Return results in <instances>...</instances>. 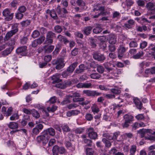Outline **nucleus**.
<instances>
[{"label": "nucleus", "mask_w": 155, "mask_h": 155, "mask_svg": "<svg viewBox=\"0 0 155 155\" xmlns=\"http://www.w3.org/2000/svg\"><path fill=\"white\" fill-rule=\"evenodd\" d=\"M61 75L60 74L57 73L51 77V79L53 80L52 83L55 84V86L57 88L63 89L64 88V85L61 82V80L60 79Z\"/></svg>", "instance_id": "f257e3e1"}, {"label": "nucleus", "mask_w": 155, "mask_h": 155, "mask_svg": "<svg viewBox=\"0 0 155 155\" xmlns=\"http://www.w3.org/2000/svg\"><path fill=\"white\" fill-rule=\"evenodd\" d=\"M64 61L62 58H58L53 60L52 64L53 65H56L55 68L57 70H60L63 68L65 65Z\"/></svg>", "instance_id": "f03ea898"}, {"label": "nucleus", "mask_w": 155, "mask_h": 155, "mask_svg": "<svg viewBox=\"0 0 155 155\" xmlns=\"http://www.w3.org/2000/svg\"><path fill=\"white\" fill-rule=\"evenodd\" d=\"M93 57L95 60L103 62L106 58L103 54L98 51H94L92 54Z\"/></svg>", "instance_id": "7ed1b4c3"}, {"label": "nucleus", "mask_w": 155, "mask_h": 155, "mask_svg": "<svg viewBox=\"0 0 155 155\" xmlns=\"http://www.w3.org/2000/svg\"><path fill=\"white\" fill-rule=\"evenodd\" d=\"M127 49L128 48L125 47V44L120 45L117 49V57L119 59H121L123 58L125 53Z\"/></svg>", "instance_id": "20e7f679"}, {"label": "nucleus", "mask_w": 155, "mask_h": 155, "mask_svg": "<svg viewBox=\"0 0 155 155\" xmlns=\"http://www.w3.org/2000/svg\"><path fill=\"white\" fill-rule=\"evenodd\" d=\"M57 11L58 15L61 18H65L66 17V14L68 13V12L65 8H61L60 5L57 7Z\"/></svg>", "instance_id": "39448f33"}, {"label": "nucleus", "mask_w": 155, "mask_h": 155, "mask_svg": "<svg viewBox=\"0 0 155 155\" xmlns=\"http://www.w3.org/2000/svg\"><path fill=\"white\" fill-rule=\"evenodd\" d=\"M87 132L88 137L91 139H95L97 138V134L92 127H89L87 129Z\"/></svg>", "instance_id": "423d86ee"}, {"label": "nucleus", "mask_w": 155, "mask_h": 155, "mask_svg": "<svg viewBox=\"0 0 155 155\" xmlns=\"http://www.w3.org/2000/svg\"><path fill=\"white\" fill-rule=\"evenodd\" d=\"M83 94H86L88 96L94 97L100 96L101 94V93L97 92L96 91L90 90H84L83 91Z\"/></svg>", "instance_id": "0eeeda50"}, {"label": "nucleus", "mask_w": 155, "mask_h": 155, "mask_svg": "<svg viewBox=\"0 0 155 155\" xmlns=\"http://www.w3.org/2000/svg\"><path fill=\"white\" fill-rule=\"evenodd\" d=\"M48 138L46 136L44 135L43 132L42 135L38 136L36 138V140L38 143L42 142L43 145H45L48 143Z\"/></svg>", "instance_id": "6e6552de"}, {"label": "nucleus", "mask_w": 155, "mask_h": 155, "mask_svg": "<svg viewBox=\"0 0 155 155\" xmlns=\"http://www.w3.org/2000/svg\"><path fill=\"white\" fill-rule=\"evenodd\" d=\"M44 135L49 139V134L52 136L55 135V131L54 128L52 127H50L45 130L43 132Z\"/></svg>", "instance_id": "1a4fd4ad"}, {"label": "nucleus", "mask_w": 155, "mask_h": 155, "mask_svg": "<svg viewBox=\"0 0 155 155\" xmlns=\"http://www.w3.org/2000/svg\"><path fill=\"white\" fill-rule=\"evenodd\" d=\"M16 52L22 56L25 55L27 54V47L25 46L19 47L16 50Z\"/></svg>", "instance_id": "9d476101"}, {"label": "nucleus", "mask_w": 155, "mask_h": 155, "mask_svg": "<svg viewBox=\"0 0 155 155\" xmlns=\"http://www.w3.org/2000/svg\"><path fill=\"white\" fill-rule=\"evenodd\" d=\"M3 15L8 18L9 20H11L13 16V13H11L10 10L8 8H6L2 12Z\"/></svg>", "instance_id": "9b49d317"}, {"label": "nucleus", "mask_w": 155, "mask_h": 155, "mask_svg": "<svg viewBox=\"0 0 155 155\" xmlns=\"http://www.w3.org/2000/svg\"><path fill=\"white\" fill-rule=\"evenodd\" d=\"M145 74L144 76L147 77L150 74H155V66L151 67L150 68H147L145 70Z\"/></svg>", "instance_id": "f8f14e48"}, {"label": "nucleus", "mask_w": 155, "mask_h": 155, "mask_svg": "<svg viewBox=\"0 0 155 155\" xmlns=\"http://www.w3.org/2000/svg\"><path fill=\"white\" fill-rule=\"evenodd\" d=\"M14 48V47H10L0 53V57L6 56L10 54Z\"/></svg>", "instance_id": "ddd939ff"}, {"label": "nucleus", "mask_w": 155, "mask_h": 155, "mask_svg": "<svg viewBox=\"0 0 155 155\" xmlns=\"http://www.w3.org/2000/svg\"><path fill=\"white\" fill-rule=\"evenodd\" d=\"M117 36L115 35H110L108 39V42L110 44H115L117 42Z\"/></svg>", "instance_id": "4468645a"}, {"label": "nucleus", "mask_w": 155, "mask_h": 155, "mask_svg": "<svg viewBox=\"0 0 155 155\" xmlns=\"http://www.w3.org/2000/svg\"><path fill=\"white\" fill-rule=\"evenodd\" d=\"M57 108V107L55 106H53L52 107H48L47 108V111L45 109H43L42 111L44 112L47 116H49V114L48 112H53L55 111Z\"/></svg>", "instance_id": "2eb2a0df"}, {"label": "nucleus", "mask_w": 155, "mask_h": 155, "mask_svg": "<svg viewBox=\"0 0 155 155\" xmlns=\"http://www.w3.org/2000/svg\"><path fill=\"white\" fill-rule=\"evenodd\" d=\"M135 23V21L134 19H130L127 21V23L124 24V26L125 28L130 29L134 25Z\"/></svg>", "instance_id": "dca6fc26"}, {"label": "nucleus", "mask_w": 155, "mask_h": 155, "mask_svg": "<svg viewBox=\"0 0 155 155\" xmlns=\"http://www.w3.org/2000/svg\"><path fill=\"white\" fill-rule=\"evenodd\" d=\"M92 29V27L91 26H87L84 27L82 31L84 35L88 36L90 35Z\"/></svg>", "instance_id": "f3484780"}, {"label": "nucleus", "mask_w": 155, "mask_h": 155, "mask_svg": "<svg viewBox=\"0 0 155 155\" xmlns=\"http://www.w3.org/2000/svg\"><path fill=\"white\" fill-rule=\"evenodd\" d=\"M44 48L45 53H49L52 51L54 48V46L48 44L45 45Z\"/></svg>", "instance_id": "a211bd4d"}, {"label": "nucleus", "mask_w": 155, "mask_h": 155, "mask_svg": "<svg viewBox=\"0 0 155 155\" xmlns=\"http://www.w3.org/2000/svg\"><path fill=\"white\" fill-rule=\"evenodd\" d=\"M85 70L84 65L83 64H80L78 68L76 69L74 72L76 74H78L83 72Z\"/></svg>", "instance_id": "6ab92c4d"}, {"label": "nucleus", "mask_w": 155, "mask_h": 155, "mask_svg": "<svg viewBox=\"0 0 155 155\" xmlns=\"http://www.w3.org/2000/svg\"><path fill=\"white\" fill-rule=\"evenodd\" d=\"M99 10L101 11V12H106L105 11V7L104 6H102L100 4H97L95 6L93 9V11H95Z\"/></svg>", "instance_id": "aec40b11"}, {"label": "nucleus", "mask_w": 155, "mask_h": 155, "mask_svg": "<svg viewBox=\"0 0 155 155\" xmlns=\"http://www.w3.org/2000/svg\"><path fill=\"white\" fill-rule=\"evenodd\" d=\"M76 2L77 5L81 7L80 9L81 10H85V7L86 5V3L83 0H77Z\"/></svg>", "instance_id": "412c9836"}, {"label": "nucleus", "mask_w": 155, "mask_h": 155, "mask_svg": "<svg viewBox=\"0 0 155 155\" xmlns=\"http://www.w3.org/2000/svg\"><path fill=\"white\" fill-rule=\"evenodd\" d=\"M80 110H73L67 112V116L68 117H70L73 115H77L80 114Z\"/></svg>", "instance_id": "4be33fe9"}, {"label": "nucleus", "mask_w": 155, "mask_h": 155, "mask_svg": "<svg viewBox=\"0 0 155 155\" xmlns=\"http://www.w3.org/2000/svg\"><path fill=\"white\" fill-rule=\"evenodd\" d=\"M78 63L74 62L71 64L67 69V70L71 74L74 71L75 68L77 66Z\"/></svg>", "instance_id": "5701e85b"}, {"label": "nucleus", "mask_w": 155, "mask_h": 155, "mask_svg": "<svg viewBox=\"0 0 155 155\" xmlns=\"http://www.w3.org/2000/svg\"><path fill=\"white\" fill-rule=\"evenodd\" d=\"M7 126L10 129H15L18 128V125L17 123L11 122L7 124Z\"/></svg>", "instance_id": "b1692460"}, {"label": "nucleus", "mask_w": 155, "mask_h": 155, "mask_svg": "<svg viewBox=\"0 0 155 155\" xmlns=\"http://www.w3.org/2000/svg\"><path fill=\"white\" fill-rule=\"evenodd\" d=\"M109 154L111 155H115L117 154L121 155V152H118L117 150L116 149L115 147H113L108 152Z\"/></svg>", "instance_id": "393cba45"}, {"label": "nucleus", "mask_w": 155, "mask_h": 155, "mask_svg": "<svg viewBox=\"0 0 155 155\" xmlns=\"http://www.w3.org/2000/svg\"><path fill=\"white\" fill-rule=\"evenodd\" d=\"M133 116L130 115L126 114L124 116V120L130 124L133 121Z\"/></svg>", "instance_id": "a878e982"}, {"label": "nucleus", "mask_w": 155, "mask_h": 155, "mask_svg": "<svg viewBox=\"0 0 155 155\" xmlns=\"http://www.w3.org/2000/svg\"><path fill=\"white\" fill-rule=\"evenodd\" d=\"M134 102L137 108L139 109H141L142 106V103L140 101L138 98H136L134 99Z\"/></svg>", "instance_id": "bb28decb"}, {"label": "nucleus", "mask_w": 155, "mask_h": 155, "mask_svg": "<svg viewBox=\"0 0 155 155\" xmlns=\"http://www.w3.org/2000/svg\"><path fill=\"white\" fill-rule=\"evenodd\" d=\"M61 127L64 132H68L70 131V129L67 124H64L61 125Z\"/></svg>", "instance_id": "cd10ccee"}, {"label": "nucleus", "mask_w": 155, "mask_h": 155, "mask_svg": "<svg viewBox=\"0 0 155 155\" xmlns=\"http://www.w3.org/2000/svg\"><path fill=\"white\" fill-rule=\"evenodd\" d=\"M106 71L108 73L107 76L110 77V78H113V76H115L114 69L111 68L106 70Z\"/></svg>", "instance_id": "c85d7f7f"}, {"label": "nucleus", "mask_w": 155, "mask_h": 155, "mask_svg": "<svg viewBox=\"0 0 155 155\" xmlns=\"http://www.w3.org/2000/svg\"><path fill=\"white\" fill-rule=\"evenodd\" d=\"M102 141L105 144V147L107 148H110L112 145L111 142L106 138H103Z\"/></svg>", "instance_id": "c756f323"}, {"label": "nucleus", "mask_w": 155, "mask_h": 155, "mask_svg": "<svg viewBox=\"0 0 155 155\" xmlns=\"http://www.w3.org/2000/svg\"><path fill=\"white\" fill-rule=\"evenodd\" d=\"M146 7L148 10H153L155 9V5L154 3L149 2L147 3Z\"/></svg>", "instance_id": "7c9ffc66"}, {"label": "nucleus", "mask_w": 155, "mask_h": 155, "mask_svg": "<svg viewBox=\"0 0 155 155\" xmlns=\"http://www.w3.org/2000/svg\"><path fill=\"white\" fill-rule=\"evenodd\" d=\"M12 29L11 31L15 34L18 31V25L17 23L13 25L12 26Z\"/></svg>", "instance_id": "2f4dec72"}, {"label": "nucleus", "mask_w": 155, "mask_h": 155, "mask_svg": "<svg viewBox=\"0 0 155 155\" xmlns=\"http://www.w3.org/2000/svg\"><path fill=\"white\" fill-rule=\"evenodd\" d=\"M102 31V29L100 25H98L93 29V32L96 34L99 33Z\"/></svg>", "instance_id": "473e14b6"}, {"label": "nucleus", "mask_w": 155, "mask_h": 155, "mask_svg": "<svg viewBox=\"0 0 155 155\" xmlns=\"http://www.w3.org/2000/svg\"><path fill=\"white\" fill-rule=\"evenodd\" d=\"M60 147L57 145H55L53 147L52 152L53 155H58Z\"/></svg>", "instance_id": "72a5a7b5"}, {"label": "nucleus", "mask_w": 155, "mask_h": 155, "mask_svg": "<svg viewBox=\"0 0 155 155\" xmlns=\"http://www.w3.org/2000/svg\"><path fill=\"white\" fill-rule=\"evenodd\" d=\"M14 35H15V34L13 33V32L11 31L8 32L6 34V35L4 38V40L5 41H7Z\"/></svg>", "instance_id": "f704fd0d"}, {"label": "nucleus", "mask_w": 155, "mask_h": 155, "mask_svg": "<svg viewBox=\"0 0 155 155\" xmlns=\"http://www.w3.org/2000/svg\"><path fill=\"white\" fill-rule=\"evenodd\" d=\"M146 129L143 128L137 131V133L139 134L141 138L145 137V134L146 133Z\"/></svg>", "instance_id": "c9c22d12"}, {"label": "nucleus", "mask_w": 155, "mask_h": 155, "mask_svg": "<svg viewBox=\"0 0 155 155\" xmlns=\"http://www.w3.org/2000/svg\"><path fill=\"white\" fill-rule=\"evenodd\" d=\"M32 116L36 119H38L40 117V115L38 112L35 110H33L31 111V114Z\"/></svg>", "instance_id": "e433bc0d"}, {"label": "nucleus", "mask_w": 155, "mask_h": 155, "mask_svg": "<svg viewBox=\"0 0 155 155\" xmlns=\"http://www.w3.org/2000/svg\"><path fill=\"white\" fill-rule=\"evenodd\" d=\"M81 96L80 94L76 92H74L72 93V94L68 95V98L70 97H80Z\"/></svg>", "instance_id": "4c0bfd02"}, {"label": "nucleus", "mask_w": 155, "mask_h": 155, "mask_svg": "<svg viewBox=\"0 0 155 155\" xmlns=\"http://www.w3.org/2000/svg\"><path fill=\"white\" fill-rule=\"evenodd\" d=\"M144 54V53L142 51H141L139 52L137 54L134 55L133 56V58L137 59H139L141 57L143 56Z\"/></svg>", "instance_id": "58836bf2"}, {"label": "nucleus", "mask_w": 155, "mask_h": 155, "mask_svg": "<svg viewBox=\"0 0 155 155\" xmlns=\"http://www.w3.org/2000/svg\"><path fill=\"white\" fill-rule=\"evenodd\" d=\"M90 77L93 79H97L100 78L101 75L97 73H93L90 74Z\"/></svg>", "instance_id": "ea45409f"}, {"label": "nucleus", "mask_w": 155, "mask_h": 155, "mask_svg": "<svg viewBox=\"0 0 155 155\" xmlns=\"http://www.w3.org/2000/svg\"><path fill=\"white\" fill-rule=\"evenodd\" d=\"M65 144L66 147L69 149L71 150H73L74 149L73 146L70 141H66Z\"/></svg>", "instance_id": "a19ab883"}, {"label": "nucleus", "mask_w": 155, "mask_h": 155, "mask_svg": "<svg viewBox=\"0 0 155 155\" xmlns=\"http://www.w3.org/2000/svg\"><path fill=\"white\" fill-rule=\"evenodd\" d=\"M85 152L86 155H93L94 153V150L92 148H86Z\"/></svg>", "instance_id": "79ce46f5"}, {"label": "nucleus", "mask_w": 155, "mask_h": 155, "mask_svg": "<svg viewBox=\"0 0 155 155\" xmlns=\"http://www.w3.org/2000/svg\"><path fill=\"white\" fill-rule=\"evenodd\" d=\"M31 21L30 20H26L23 21L21 23L22 26L26 27L29 25L31 23Z\"/></svg>", "instance_id": "37998d69"}, {"label": "nucleus", "mask_w": 155, "mask_h": 155, "mask_svg": "<svg viewBox=\"0 0 155 155\" xmlns=\"http://www.w3.org/2000/svg\"><path fill=\"white\" fill-rule=\"evenodd\" d=\"M50 15L54 19H57L58 18L57 15L54 10H51L50 11Z\"/></svg>", "instance_id": "c03bdc74"}, {"label": "nucleus", "mask_w": 155, "mask_h": 155, "mask_svg": "<svg viewBox=\"0 0 155 155\" xmlns=\"http://www.w3.org/2000/svg\"><path fill=\"white\" fill-rule=\"evenodd\" d=\"M15 39L14 38H12L7 43V44L11 47H14V45L15 44Z\"/></svg>", "instance_id": "a18cd8bd"}, {"label": "nucleus", "mask_w": 155, "mask_h": 155, "mask_svg": "<svg viewBox=\"0 0 155 155\" xmlns=\"http://www.w3.org/2000/svg\"><path fill=\"white\" fill-rule=\"evenodd\" d=\"M79 105L78 104H77L76 103H71L70 104H69L68 106L67 107L69 109H74L76 107H78Z\"/></svg>", "instance_id": "49530a36"}, {"label": "nucleus", "mask_w": 155, "mask_h": 155, "mask_svg": "<svg viewBox=\"0 0 155 155\" xmlns=\"http://www.w3.org/2000/svg\"><path fill=\"white\" fill-rule=\"evenodd\" d=\"M46 36L53 39L54 37H55V34L51 31H49L47 33Z\"/></svg>", "instance_id": "de8ad7c7"}, {"label": "nucleus", "mask_w": 155, "mask_h": 155, "mask_svg": "<svg viewBox=\"0 0 155 155\" xmlns=\"http://www.w3.org/2000/svg\"><path fill=\"white\" fill-rule=\"evenodd\" d=\"M97 71L100 73H103L104 71V68L101 65H98L97 66Z\"/></svg>", "instance_id": "09e8293b"}, {"label": "nucleus", "mask_w": 155, "mask_h": 155, "mask_svg": "<svg viewBox=\"0 0 155 155\" xmlns=\"http://www.w3.org/2000/svg\"><path fill=\"white\" fill-rule=\"evenodd\" d=\"M130 48H136L138 46L137 42L135 41H132L130 42L129 44Z\"/></svg>", "instance_id": "8fccbe9b"}, {"label": "nucleus", "mask_w": 155, "mask_h": 155, "mask_svg": "<svg viewBox=\"0 0 155 155\" xmlns=\"http://www.w3.org/2000/svg\"><path fill=\"white\" fill-rule=\"evenodd\" d=\"M90 43L91 48H95L97 45L95 43V39L91 37L90 38Z\"/></svg>", "instance_id": "3c124183"}, {"label": "nucleus", "mask_w": 155, "mask_h": 155, "mask_svg": "<svg viewBox=\"0 0 155 155\" xmlns=\"http://www.w3.org/2000/svg\"><path fill=\"white\" fill-rule=\"evenodd\" d=\"M40 35V33L38 31L35 30L33 31L31 36L32 38H35L38 37Z\"/></svg>", "instance_id": "603ef678"}, {"label": "nucleus", "mask_w": 155, "mask_h": 155, "mask_svg": "<svg viewBox=\"0 0 155 155\" xmlns=\"http://www.w3.org/2000/svg\"><path fill=\"white\" fill-rule=\"evenodd\" d=\"M151 51H155V44H151L149 45L148 48L146 49Z\"/></svg>", "instance_id": "864d4df0"}, {"label": "nucleus", "mask_w": 155, "mask_h": 155, "mask_svg": "<svg viewBox=\"0 0 155 155\" xmlns=\"http://www.w3.org/2000/svg\"><path fill=\"white\" fill-rule=\"evenodd\" d=\"M137 150V147L135 145H132L130 150V153H131L135 154Z\"/></svg>", "instance_id": "5fc2aeb1"}, {"label": "nucleus", "mask_w": 155, "mask_h": 155, "mask_svg": "<svg viewBox=\"0 0 155 155\" xmlns=\"http://www.w3.org/2000/svg\"><path fill=\"white\" fill-rule=\"evenodd\" d=\"M137 3L139 6L142 7H143L145 4L144 1L143 0H138Z\"/></svg>", "instance_id": "6e6d98bb"}, {"label": "nucleus", "mask_w": 155, "mask_h": 155, "mask_svg": "<svg viewBox=\"0 0 155 155\" xmlns=\"http://www.w3.org/2000/svg\"><path fill=\"white\" fill-rule=\"evenodd\" d=\"M86 119L88 121H91L93 119V117L92 114L90 113H87L86 114L85 116Z\"/></svg>", "instance_id": "4d7b16f0"}, {"label": "nucleus", "mask_w": 155, "mask_h": 155, "mask_svg": "<svg viewBox=\"0 0 155 155\" xmlns=\"http://www.w3.org/2000/svg\"><path fill=\"white\" fill-rule=\"evenodd\" d=\"M53 42V39L50 38L46 36V39L45 41L44 42V44H52Z\"/></svg>", "instance_id": "13d9d810"}, {"label": "nucleus", "mask_w": 155, "mask_h": 155, "mask_svg": "<svg viewBox=\"0 0 155 155\" xmlns=\"http://www.w3.org/2000/svg\"><path fill=\"white\" fill-rule=\"evenodd\" d=\"M45 39V37L44 36H41L38 38L36 39V40L38 44H41L44 41Z\"/></svg>", "instance_id": "bf43d9fd"}, {"label": "nucleus", "mask_w": 155, "mask_h": 155, "mask_svg": "<svg viewBox=\"0 0 155 155\" xmlns=\"http://www.w3.org/2000/svg\"><path fill=\"white\" fill-rule=\"evenodd\" d=\"M71 74L67 70V71H65L63 72L62 76L64 78H66L68 76L70 75Z\"/></svg>", "instance_id": "052dcab7"}, {"label": "nucleus", "mask_w": 155, "mask_h": 155, "mask_svg": "<svg viewBox=\"0 0 155 155\" xmlns=\"http://www.w3.org/2000/svg\"><path fill=\"white\" fill-rule=\"evenodd\" d=\"M111 92L113 94L115 95L118 94H120L121 92V91L118 89L115 88L112 89L110 90Z\"/></svg>", "instance_id": "680f3d73"}, {"label": "nucleus", "mask_w": 155, "mask_h": 155, "mask_svg": "<svg viewBox=\"0 0 155 155\" xmlns=\"http://www.w3.org/2000/svg\"><path fill=\"white\" fill-rule=\"evenodd\" d=\"M54 30L55 32L59 33H60L62 31V28L61 26L57 25L54 27Z\"/></svg>", "instance_id": "e2e57ef3"}, {"label": "nucleus", "mask_w": 155, "mask_h": 155, "mask_svg": "<svg viewBox=\"0 0 155 155\" xmlns=\"http://www.w3.org/2000/svg\"><path fill=\"white\" fill-rule=\"evenodd\" d=\"M85 143L86 144L87 146H91L92 145V141L88 139H85L84 140Z\"/></svg>", "instance_id": "0e129e2a"}, {"label": "nucleus", "mask_w": 155, "mask_h": 155, "mask_svg": "<svg viewBox=\"0 0 155 155\" xmlns=\"http://www.w3.org/2000/svg\"><path fill=\"white\" fill-rule=\"evenodd\" d=\"M70 98L68 97V95L67 96L66 99L61 102V104L62 105H64L70 103V101L69 100Z\"/></svg>", "instance_id": "69168bd1"}, {"label": "nucleus", "mask_w": 155, "mask_h": 155, "mask_svg": "<svg viewBox=\"0 0 155 155\" xmlns=\"http://www.w3.org/2000/svg\"><path fill=\"white\" fill-rule=\"evenodd\" d=\"M108 50L110 52H114L116 50L115 46L113 45H110L108 46Z\"/></svg>", "instance_id": "338daca9"}, {"label": "nucleus", "mask_w": 155, "mask_h": 155, "mask_svg": "<svg viewBox=\"0 0 155 155\" xmlns=\"http://www.w3.org/2000/svg\"><path fill=\"white\" fill-rule=\"evenodd\" d=\"M18 10L20 13H24L26 11V8L24 6H21L18 8Z\"/></svg>", "instance_id": "774afa93"}]
</instances>
